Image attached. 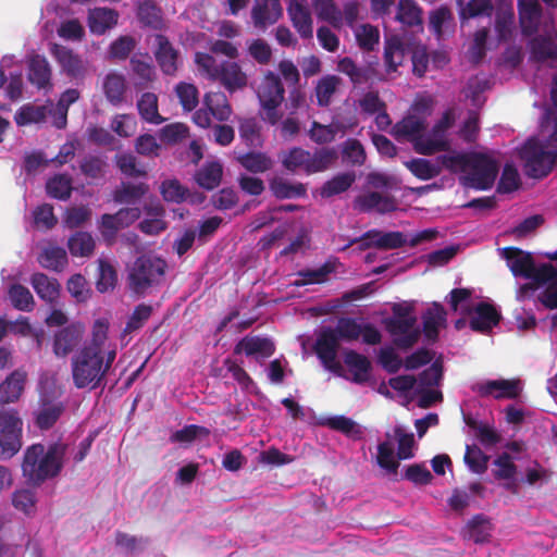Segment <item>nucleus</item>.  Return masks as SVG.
Returning <instances> with one entry per match:
<instances>
[{"mask_svg":"<svg viewBox=\"0 0 557 557\" xmlns=\"http://www.w3.org/2000/svg\"><path fill=\"white\" fill-rule=\"evenodd\" d=\"M438 161L453 173L462 172L461 185L476 190L492 188L499 171L498 162L482 152L442 154Z\"/></svg>","mask_w":557,"mask_h":557,"instance_id":"obj_1","label":"nucleus"},{"mask_svg":"<svg viewBox=\"0 0 557 557\" xmlns=\"http://www.w3.org/2000/svg\"><path fill=\"white\" fill-rule=\"evenodd\" d=\"M66 445L52 443L46 448L40 443L28 446L21 465L23 476L32 486H40L47 480L58 476L63 467Z\"/></svg>","mask_w":557,"mask_h":557,"instance_id":"obj_2","label":"nucleus"},{"mask_svg":"<svg viewBox=\"0 0 557 557\" xmlns=\"http://www.w3.org/2000/svg\"><path fill=\"white\" fill-rule=\"evenodd\" d=\"M361 324L356 319L342 317L337 320L335 327L323 326L319 332L313 349L321 362L329 369L338 367L336 357L339 349V342L357 341L361 335Z\"/></svg>","mask_w":557,"mask_h":557,"instance_id":"obj_3","label":"nucleus"},{"mask_svg":"<svg viewBox=\"0 0 557 557\" xmlns=\"http://www.w3.org/2000/svg\"><path fill=\"white\" fill-rule=\"evenodd\" d=\"M282 166L290 173L304 172L306 175L325 172L337 161L338 154L333 147H321L312 152L301 147H292L278 156Z\"/></svg>","mask_w":557,"mask_h":557,"instance_id":"obj_4","label":"nucleus"},{"mask_svg":"<svg viewBox=\"0 0 557 557\" xmlns=\"http://www.w3.org/2000/svg\"><path fill=\"white\" fill-rule=\"evenodd\" d=\"M101 351L81 348L71 360L73 384L76 388L91 389L106 385Z\"/></svg>","mask_w":557,"mask_h":557,"instance_id":"obj_5","label":"nucleus"},{"mask_svg":"<svg viewBox=\"0 0 557 557\" xmlns=\"http://www.w3.org/2000/svg\"><path fill=\"white\" fill-rule=\"evenodd\" d=\"M425 129L426 123L423 119L409 115L394 125L393 134L396 138H408L412 141L414 150L420 154L431 156L449 149L448 141L443 138L424 137Z\"/></svg>","mask_w":557,"mask_h":557,"instance_id":"obj_6","label":"nucleus"},{"mask_svg":"<svg viewBox=\"0 0 557 557\" xmlns=\"http://www.w3.org/2000/svg\"><path fill=\"white\" fill-rule=\"evenodd\" d=\"M166 262L160 257L143 255L138 257L128 272V286L137 295L159 285L164 277Z\"/></svg>","mask_w":557,"mask_h":557,"instance_id":"obj_7","label":"nucleus"},{"mask_svg":"<svg viewBox=\"0 0 557 557\" xmlns=\"http://www.w3.org/2000/svg\"><path fill=\"white\" fill-rule=\"evenodd\" d=\"M524 161V172L529 177L543 178L547 176L557 160V151L549 148L547 143L528 139L521 149Z\"/></svg>","mask_w":557,"mask_h":557,"instance_id":"obj_8","label":"nucleus"},{"mask_svg":"<svg viewBox=\"0 0 557 557\" xmlns=\"http://www.w3.org/2000/svg\"><path fill=\"white\" fill-rule=\"evenodd\" d=\"M23 420L15 409L0 410V460H9L22 448Z\"/></svg>","mask_w":557,"mask_h":557,"instance_id":"obj_9","label":"nucleus"},{"mask_svg":"<svg viewBox=\"0 0 557 557\" xmlns=\"http://www.w3.org/2000/svg\"><path fill=\"white\" fill-rule=\"evenodd\" d=\"M383 324L391 335L394 346L398 349L408 350L420 339L421 331L416 326L417 319L386 318L383 320Z\"/></svg>","mask_w":557,"mask_h":557,"instance_id":"obj_10","label":"nucleus"},{"mask_svg":"<svg viewBox=\"0 0 557 557\" xmlns=\"http://www.w3.org/2000/svg\"><path fill=\"white\" fill-rule=\"evenodd\" d=\"M140 215L141 210L138 207L122 208L113 214H102L99 231L103 240L112 245L115 242L117 232L132 225Z\"/></svg>","mask_w":557,"mask_h":557,"instance_id":"obj_11","label":"nucleus"},{"mask_svg":"<svg viewBox=\"0 0 557 557\" xmlns=\"http://www.w3.org/2000/svg\"><path fill=\"white\" fill-rule=\"evenodd\" d=\"M359 243L360 250H367L371 247L379 249H397L406 244V238L401 232H387L384 233L379 230H370L361 235L359 238H354L344 248H348L354 244Z\"/></svg>","mask_w":557,"mask_h":557,"instance_id":"obj_12","label":"nucleus"},{"mask_svg":"<svg viewBox=\"0 0 557 557\" xmlns=\"http://www.w3.org/2000/svg\"><path fill=\"white\" fill-rule=\"evenodd\" d=\"M473 391L481 397L493 396L495 399H515L521 392L520 380H488L478 383Z\"/></svg>","mask_w":557,"mask_h":557,"instance_id":"obj_13","label":"nucleus"},{"mask_svg":"<svg viewBox=\"0 0 557 557\" xmlns=\"http://www.w3.org/2000/svg\"><path fill=\"white\" fill-rule=\"evenodd\" d=\"M354 206L360 212L376 211L380 214L394 212L398 208L394 196L382 195L379 191H369L357 196Z\"/></svg>","mask_w":557,"mask_h":557,"instance_id":"obj_14","label":"nucleus"},{"mask_svg":"<svg viewBox=\"0 0 557 557\" xmlns=\"http://www.w3.org/2000/svg\"><path fill=\"white\" fill-rule=\"evenodd\" d=\"M472 312L469 326L472 331L481 334L491 332L502 320L500 312L491 302L481 301L476 304Z\"/></svg>","mask_w":557,"mask_h":557,"instance_id":"obj_15","label":"nucleus"},{"mask_svg":"<svg viewBox=\"0 0 557 557\" xmlns=\"http://www.w3.org/2000/svg\"><path fill=\"white\" fill-rule=\"evenodd\" d=\"M156 44L154 58L160 70L164 75H175L178 70V51L173 47L169 38L162 34L156 35Z\"/></svg>","mask_w":557,"mask_h":557,"instance_id":"obj_16","label":"nucleus"},{"mask_svg":"<svg viewBox=\"0 0 557 557\" xmlns=\"http://www.w3.org/2000/svg\"><path fill=\"white\" fill-rule=\"evenodd\" d=\"M287 14L299 36L304 39H311L313 36V23L307 0H290L287 7Z\"/></svg>","mask_w":557,"mask_h":557,"instance_id":"obj_17","label":"nucleus"},{"mask_svg":"<svg viewBox=\"0 0 557 557\" xmlns=\"http://www.w3.org/2000/svg\"><path fill=\"white\" fill-rule=\"evenodd\" d=\"M283 15L280 0H256L251 10L255 27L265 29L275 24Z\"/></svg>","mask_w":557,"mask_h":557,"instance_id":"obj_18","label":"nucleus"},{"mask_svg":"<svg viewBox=\"0 0 557 557\" xmlns=\"http://www.w3.org/2000/svg\"><path fill=\"white\" fill-rule=\"evenodd\" d=\"M285 89L281 77L272 71H267L257 88L260 104H274L284 101Z\"/></svg>","mask_w":557,"mask_h":557,"instance_id":"obj_19","label":"nucleus"},{"mask_svg":"<svg viewBox=\"0 0 557 557\" xmlns=\"http://www.w3.org/2000/svg\"><path fill=\"white\" fill-rule=\"evenodd\" d=\"M50 53L67 76L77 78L84 75V62L72 49L59 44H52L50 47Z\"/></svg>","mask_w":557,"mask_h":557,"instance_id":"obj_20","label":"nucleus"},{"mask_svg":"<svg viewBox=\"0 0 557 557\" xmlns=\"http://www.w3.org/2000/svg\"><path fill=\"white\" fill-rule=\"evenodd\" d=\"M84 329L79 324H70L54 334L53 352L57 357H66L82 342Z\"/></svg>","mask_w":557,"mask_h":557,"instance_id":"obj_21","label":"nucleus"},{"mask_svg":"<svg viewBox=\"0 0 557 557\" xmlns=\"http://www.w3.org/2000/svg\"><path fill=\"white\" fill-rule=\"evenodd\" d=\"M502 256L515 276L528 278L532 275L534 259L530 252L510 246L503 248Z\"/></svg>","mask_w":557,"mask_h":557,"instance_id":"obj_22","label":"nucleus"},{"mask_svg":"<svg viewBox=\"0 0 557 557\" xmlns=\"http://www.w3.org/2000/svg\"><path fill=\"white\" fill-rule=\"evenodd\" d=\"M447 312L445 308L438 304L433 305L425 310L422 315V332L430 343L438 339L440 330L446 326Z\"/></svg>","mask_w":557,"mask_h":557,"instance_id":"obj_23","label":"nucleus"},{"mask_svg":"<svg viewBox=\"0 0 557 557\" xmlns=\"http://www.w3.org/2000/svg\"><path fill=\"white\" fill-rule=\"evenodd\" d=\"M275 351L274 343L265 337L247 335L234 347V354L245 352L246 356L256 358H269Z\"/></svg>","mask_w":557,"mask_h":557,"instance_id":"obj_24","label":"nucleus"},{"mask_svg":"<svg viewBox=\"0 0 557 557\" xmlns=\"http://www.w3.org/2000/svg\"><path fill=\"white\" fill-rule=\"evenodd\" d=\"M28 81L39 89L51 87V66L45 55L33 53L27 61Z\"/></svg>","mask_w":557,"mask_h":557,"instance_id":"obj_25","label":"nucleus"},{"mask_svg":"<svg viewBox=\"0 0 557 557\" xmlns=\"http://www.w3.org/2000/svg\"><path fill=\"white\" fill-rule=\"evenodd\" d=\"M27 379L24 370L17 369L10 373L0 384V404L15 403L22 396Z\"/></svg>","mask_w":557,"mask_h":557,"instance_id":"obj_26","label":"nucleus"},{"mask_svg":"<svg viewBox=\"0 0 557 557\" xmlns=\"http://www.w3.org/2000/svg\"><path fill=\"white\" fill-rule=\"evenodd\" d=\"M519 20L524 35H532L537 30L542 8L537 0H518Z\"/></svg>","mask_w":557,"mask_h":557,"instance_id":"obj_27","label":"nucleus"},{"mask_svg":"<svg viewBox=\"0 0 557 557\" xmlns=\"http://www.w3.org/2000/svg\"><path fill=\"white\" fill-rule=\"evenodd\" d=\"M119 21V13L110 8H95L88 13V27L95 35H103Z\"/></svg>","mask_w":557,"mask_h":557,"instance_id":"obj_28","label":"nucleus"},{"mask_svg":"<svg viewBox=\"0 0 557 557\" xmlns=\"http://www.w3.org/2000/svg\"><path fill=\"white\" fill-rule=\"evenodd\" d=\"M269 189L280 200L304 198L307 196V187L304 183H293L281 176H274L269 180Z\"/></svg>","mask_w":557,"mask_h":557,"instance_id":"obj_29","label":"nucleus"},{"mask_svg":"<svg viewBox=\"0 0 557 557\" xmlns=\"http://www.w3.org/2000/svg\"><path fill=\"white\" fill-rule=\"evenodd\" d=\"M216 81L230 91L234 92L247 86L248 77L236 62L224 61Z\"/></svg>","mask_w":557,"mask_h":557,"instance_id":"obj_30","label":"nucleus"},{"mask_svg":"<svg viewBox=\"0 0 557 557\" xmlns=\"http://www.w3.org/2000/svg\"><path fill=\"white\" fill-rule=\"evenodd\" d=\"M102 89L109 103L114 107L122 104L127 89L125 76L116 72L108 73L103 78Z\"/></svg>","mask_w":557,"mask_h":557,"instance_id":"obj_31","label":"nucleus"},{"mask_svg":"<svg viewBox=\"0 0 557 557\" xmlns=\"http://www.w3.org/2000/svg\"><path fill=\"white\" fill-rule=\"evenodd\" d=\"M30 284L40 299L50 305L57 302L61 289L57 278L49 277L45 273H35L30 277Z\"/></svg>","mask_w":557,"mask_h":557,"instance_id":"obj_32","label":"nucleus"},{"mask_svg":"<svg viewBox=\"0 0 557 557\" xmlns=\"http://www.w3.org/2000/svg\"><path fill=\"white\" fill-rule=\"evenodd\" d=\"M344 362L352 373L355 383L362 384L369 380L372 364L368 357L349 349L344 354Z\"/></svg>","mask_w":557,"mask_h":557,"instance_id":"obj_33","label":"nucleus"},{"mask_svg":"<svg viewBox=\"0 0 557 557\" xmlns=\"http://www.w3.org/2000/svg\"><path fill=\"white\" fill-rule=\"evenodd\" d=\"M459 9V20L462 23L476 17H491L494 12L492 0L456 1Z\"/></svg>","mask_w":557,"mask_h":557,"instance_id":"obj_34","label":"nucleus"},{"mask_svg":"<svg viewBox=\"0 0 557 557\" xmlns=\"http://www.w3.org/2000/svg\"><path fill=\"white\" fill-rule=\"evenodd\" d=\"M64 410L65 405L62 401L44 399L35 416V423L40 430H49L58 422Z\"/></svg>","mask_w":557,"mask_h":557,"instance_id":"obj_35","label":"nucleus"},{"mask_svg":"<svg viewBox=\"0 0 557 557\" xmlns=\"http://www.w3.org/2000/svg\"><path fill=\"white\" fill-rule=\"evenodd\" d=\"M531 59L543 63L557 59V44L548 36L537 35L529 42Z\"/></svg>","mask_w":557,"mask_h":557,"instance_id":"obj_36","label":"nucleus"},{"mask_svg":"<svg viewBox=\"0 0 557 557\" xmlns=\"http://www.w3.org/2000/svg\"><path fill=\"white\" fill-rule=\"evenodd\" d=\"M38 262L45 269L61 272L67 265V255L64 248L48 244L38 256Z\"/></svg>","mask_w":557,"mask_h":557,"instance_id":"obj_37","label":"nucleus"},{"mask_svg":"<svg viewBox=\"0 0 557 557\" xmlns=\"http://www.w3.org/2000/svg\"><path fill=\"white\" fill-rule=\"evenodd\" d=\"M423 10L416 0H398L395 20L407 27L421 26Z\"/></svg>","mask_w":557,"mask_h":557,"instance_id":"obj_38","label":"nucleus"},{"mask_svg":"<svg viewBox=\"0 0 557 557\" xmlns=\"http://www.w3.org/2000/svg\"><path fill=\"white\" fill-rule=\"evenodd\" d=\"M203 107L220 122L227 121L232 114V107L222 91H209L203 96Z\"/></svg>","mask_w":557,"mask_h":557,"instance_id":"obj_39","label":"nucleus"},{"mask_svg":"<svg viewBox=\"0 0 557 557\" xmlns=\"http://www.w3.org/2000/svg\"><path fill=\"white\" fill-rule=\"evenodd\" d=\"M343 79L333 74L322 76L314 87V95L317 98V104L321 108H326L332 102V97L342 85Z\"/></svg>","mask_w":557,"mask_h":557,"instance_id":"obj_40","label":"nucleus"},{"mask_svg":"<svg viewBox=\"0 0 557 557\" xmlns=\"http://www.w3.org/2000/svg\"><path fill=\"white\" fill-rule=\"evenodd\" d=\"M406 55V46L398 36L386 38L384 46V63L386 71L396 72L403 64Z\"/></svg>","mask_w":557,"mask_h":557,"instance_id":"obj_41","label":"nucleus"},{"mask_svg":"<svg viewBox=\"0 0 557 557\" xmlns=\"http://www.w3.org/2000/svg\"><path fill=\"white\" fill-rule=\"evenodd\" d=\"M436 163L431 160L414 158L409 161H406L405 166L417 178L421 181H429L442 173L443 168H445L440 161L436 159Z\"/></svg>","mask_w":557,"mask_h":557,"instance_id":"obj_42","label":"nucleus"},{"mask_svg":"<svg viewBox=\"0 0 557 557\" xmlns=\"http://www.w3.org/2000/svg\"><path fill=\"white\" fill-rule=\"evenodd\" d=\"M335 271V264L331 261L324 262L318 269H306L297 272L300 278L293 282V286L302 287L310 284H323L331 273Z\"/></svg>","mask_w":557,"mask_h":557,"instance_id":"obj_43","label":"nucleus"},{"mask_svg":"<svg viewBox=\"0 0 557 557\" xmlns=\"http://www.w3.org/2000/svg\"><path fill=\"white\" fill-rule=\"evenodd\" d=\"M238 163L248 172L257 174L270 171L273 160L264 152L249 151L237 157Z\"/></svg>","mask_w":557,"mask_h":557,"instance_id":"obj_44","label":"nucleus"},{"mask_svg":"<svg viewBox=\"0 0 557 557\" xmlns=\"http://www.w3.org/2000/svg\"><path fill=\"white\" fill-rule=\"evenodd\" d=\"M149 61H144L137 57H132L129 64L136 81L134 83L135 89L143 90L149 87V85L156 79L154 67L148 57Z\"/></svg>","mask_w":557,"mask_h":557,"instance_id":"obj_45","label":"nucleus"},{"mask_svg":"<svg viewBox=\"0 0 557 557\" xmlns=\"http://www.w3.org/2000/svg\"><path fill=\"white\" fill-rule=\"evenodd\" d=\"M355 181V172H344L336 174L322 185L320 195L322 198H331L333 196L345 193L351 187Z\"/></svg>","mask_w":557,"mask_h":557,"instance_id":"obj_46","label":"nucleus"},{"mask_svg":"<svg viewBox=\"0 0 557 557\" xmlns=\"http://www.w3.org/2000/svg\"><path fill=\"white\" fill-rule=\"evenodd\" d=\"M223 175V166L218 161L206 163L196 174L197 184L207 189L212 190L221 183Z\"/></svg>","mask_w":557,"mask_h":557,"instance_id":"obj_47","label":"nucleus"},{"mask_svg":"<svg viewBox=\"0 0 557 557\" xmlns=\"http://www.w3.org/2000/svg\"><path fill=\"white\" fill-rule=\"evenodd\" d=\"M96 243L88 232L77 231L67 240V248L73 257H90Z\"/></svg>","mask_w":557,"mask_h":557,"instance_id":"obj_48","label":"nucleus"},{"mask_svg":"<svg viewBox=\"0 0 557 557\" xmlns=\"http://www.w3.org/2000/svg\"><path fill=\"white\" fill-rule=\"evenodd\" d=\"M140 117L151 124H161L164 117L158 110V96L153 92H144L137 101Z\"/></svg>","mask_w":557,"mask_h":557,"instance_id":"obj_49","label":"nucleus"},{"mask_svg":"<svg viewBox=\"0 0 557 557\" xmlns=\"http://www.w3.org/2000/svg\"><path fill=\"white\" fill-rule=\"evenodd\" d=\"M149 190L146 183H122L113 193V199L117 203H134L144 197Z\"/></svg>","mask_w":557,"mask_h":557,"instance_id":"obj_50","label":"nucleus"},{"mask_svg":"<svg viewBox=\"0 0 557 557\" xmlns=\"http://www.w3.org/2000/svg\"><path fill=\"white\" fill-rule=\"evenodd\" d=\"M164 201L182 203L189 195V190L177 178H169L161 182L159 187Z\"/></svg>","mask_w":557,"mask_h":557,"instance_id":"obj_51","label":"nucleus"},{"mask_svg":"<svg viewBox=\"0 0 557 557\" xmlns=\"http://www.w3.org/2000/svg\"><path fill=\"white\" fill-rule=\"evenodd\" d=\"M46 189L50 197L67 200L73 190L72 178L67 174H57L48 180Z\"/></svg>","mask_w":557,"mask_h":557,"instance_id":"obj_52","label":"nucleus"},{"mask_svg":"<svg viewBox=\"0 0 557 557\" xmlns=\"http://www.w3.org/2000/svg\"><path fill=\"white\" fill-rule=\"evenodd\" d=\"M106 158L98 154H87L79 162L81 172L91 180H99L106 175Z\"/></svg>","mask_w":557,"mask_h":557,"instance_id":"obj_53","label":"nucleus"},{"mask_svg":"<svg viewBox=\"0 0 557 557\" xmlns=\"http://www.w3.org/2000/svg\"><path fill=\"white\" fill-rule=\"evenodd\" d=\"M468 536L476 544L488 542L491 537V524L483 515H475L467 523Z\"/></svg>","mask_w":557,"mask_h":557,"instance_id":"obj_54","label":"nucleus"},{"mask_svg":"<svg viewBox=\"0 0 557 557\" xmlns=\"http://www.w3.org/2000/svg\"><path fill=\"white\" fill-rule=\"evenodd\" d=\"M110 322L107 318L95 320L91 326L90 341L83 347L92 351H101L108 341Z\"/></svg>","mask_w":557,"mask_h":557,"instance_id":"obj_55","label":"nucleus"},{"mask_svg":"<svg viewBox=\"0 0 557 557\" xmlns=\"http://www.w3.org/2000/svg\"><path fill=\"white\" fill-rule=\"evenodd\" d=\"M137 17L143 25L153 29L161 28L163 23L160 9L151 0L138 5Z\"/></svg>","mask_w":557,"mask_h":557,"instance_id":"obj_56","label":"nucleus"},{"mask_svg":"<svg viewBox=\"0 0 557 557\" xmlns=\"http://www.w3.org/2000/svg\"><path fill=\"white\" fill-rule=\"evenodd\" d=\"M9 298L12 306L21 311L29 312L34 309L35 301L29 289L21 284H12L9 288Z\"/></svg>","mask_w":557,"mask_h":557,"instance_id":"obj_57","label":"nucleus"},{"mask_svg":"<svg viewBox=\"0 0 557 557\" xmlns=\"http://www.w3.org/2000/svg\"><path fill=\"white\" fill-rule=\"evenodd\" d=\"M463 460L473 473L482 474L487 470L490 456L476 445H467Z\"/></svg>","mask_w":557,"mask_h":557,"instance_id":"obj_58","label":"nucleus"},{"mask_svg":"<svg viewBox=\"0 0 557 557\" xmlns=\"http://www.w3.org/2000/svg\"><path fill=\"white\" fill-rule=\"evenodd\" d=\"M175 94L180 104L186 112H191L199 103L198 88L190 83L181 82L175 86Z\"/></svg>","mask_w":557,"mask_h":557,"instance_id":"obj_59","label":"nucleus"},{"mask_svg":"<svg viewBox=\"0 0 557 557\" xmlns=\"http://www.w3.org/2000/svg\"><path fill=\"white\" fill-rule=\"evenodd\" d=\"M313 9L317 16L333 26L337 27L342 23V12L333 0H313Z\"/></svg>","mask_w":557,"mask_h":557,"instance_id":"obj_60","label":"nucleus"},{"mask_svg":"<svg viewBox=\"0 0 557 557\" xmlns=\"http://www.w3.org/2000/svg\"><path fill=\"white\" fill-rule=\"evenodd\" d=\"M494 469L492 470L493 476L496 480L510 481L517 474V466L512 461L508 453H502L493 460Z\"/></svg>","mask_w":557,"mask_h":557,"instance_id":"obj_61","label":"nucleus"},{"mask_svg":"<svg viewBox=\"0 0 557 557\" xmlns=\"http://www.w3.org/2000/svg\"><path fill=\"white\" fill-rule=\"evenodd\" d=\"M337 71L347 75L354 85H361L369 78L367 69L358 66L349 57L339 59Z\"/></svg>","mask_w":557,"mask_h":557,"instance_id":"obj_62","label":"nucleus"},{"mask_svg":"<svg viewBox=\"0 0 557 557\" xmlns=\"http://www.w3.org/2000/svg\"><path fill=\"white\" fill-rule=\"evenodd\" d=\"M466 423L475 431L478 440L484 446H494L502 441L500 434L487 424L479 423L470 418L466 420Z\"/></svg>","mask_w":557,"mask_h":557,"instance_id":"obj_63","label":"nucleus"},{"mask_svg":"<svg viewBox=\"0 0 557 557\" xmlns=\"http://www.w3.org/2000/svg\"><path fill=\"white\" fill-rule=\"evenodd\" d=\"M152 311L153 309L150 305L140 304L136 306L125 324L123 335L131 334L141 329L151 317Z\"/></svg>","mask_w":557,"mask_h":557,"instance_id":"obj_64","label":"nucleus"}]
</instances>
